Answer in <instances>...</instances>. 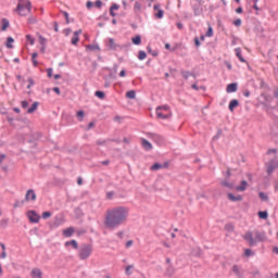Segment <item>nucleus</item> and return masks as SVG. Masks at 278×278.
Returning <instances> with one entry per match:
<instances>
[{
	"mask_svg": "<svg viewBox=\"0 0 278 278\" xmlns=\"http://www.w3.org/2000/svg\"><path fill=\"white\" fill-rule=\"evenodd\" d=\"M129 216V208L125 206H117L106 212L104 225L108 229H116L121 227Z\"/></svg>",
	"mask_w": 278,
	"mask_h": 278,
	"instance_id": "f257e3e1",
	"label": "nucleus"
},
{
	"mask_svg": "<svg viewBox=\"0 0 278 278\" xmlns=\"http://www.w3.org/2000/svg\"><path fill=\"white\" fill-rule=\"evenodd\" d=\"M243 240L249 244V247H257L260 242H266L268 237L266 236V231L264 230H254V231H247L242 236Z\"/></svg>",
	"mask_w": 278,
	"mask_h": 278,
	"instance_id": "f03ea898",
	"label": "nucleus"
},
{
	"mask_svg": "<svg viewBox=\"0 0 278 278\" xmlns=\"http://www.w3.org/2000/svg\"><path fill=\"white\" fill-rule=\"evenodd\" d=\"M156 116L157 118H161V121H166L170 118V116H173V113L170 112V106L168 104L157 106Z\"/></svg>",
	"mask_w": 278,
	"mask_h": 278,
	"instance_id": "7ed1b4c3",
	"label": "nucleus"
},
{
	"mask_svg": "<svg viewBox=\"0 0 278 278\" xmlns=\"http://www.w3.org/2000/svg\"><path fill=\"white\" fill-rule=\"evenodd\" d=\"M15 12L20 16H28V14H31V1L26 0V3H17Z\"/></svg>",
	"mask_w": 278,
	"mask_h": 278,
	"instance_id": "20e7f679",
	"label": "nucleus"
},
{
	"mask_svg": "<svg viewBox=\"0 0 278 278\" xmlns=\"http://www.w3.org/2000/svg\"><path fill=\"white\" fill-rule=\"evenodd\" d=\"M90 255H92V244H83L78 251L79 260H88Z\"/></svg>",
	"mask_w": 278,
	"mask_h": 278,
	"instance_id": "39448f33",
	"label": "nucleus"
},
{
	"mask_svg": "<svg viewBox=\"0 0 278 278\" xmlns=\"http://www.w3.org/2000/svg\"><path fill=\"white\" fill-rule=\"evenodd\" d=\"M276 168H278V161L277 159H273L266 163L267 175L275 173Z\"/></svg>",
	"mask_w": 278,
	"mask_h": 278,
	"instance_id": "423d86ee",
	"label": "nucleus"
},
{
	"mask_svg": "<svg viewBox=\"0 0 278 278\" xmlns=\"http://www.w3.org/2000/svg\"><path fill=\"white\" fill-rule=\"evenodd\" d=\"M27 216L31 223H40V215L36 211H28Z\"/></svg>",
	"mask_w": 278,
	"mask_h": 278,
	"instance_id": "0eeeda50",
	"label": "nucleus"
},
{
	"mask_svg": "<svg viewBox=\"0 0 278 278\" xmlns=\"http://www.w3.org/2000/svg\"><path fill=\"white\" fill-rule=\"evenodd\" d=\"M150 138L151 140H153V142H155L159 146L164 144V137H162V135L150 134Z\"/></svg>",
	"mask_w": 278,
	"mask_h": 278,
	"instance_id": "6e6552de",
	"label": "nucleus"
},
{
	"mask_svg": "<svg viewBox=\"0 0 278 278\" xmlns=\"http://www.w3.org/2000/svg\"><path fill=\"white\" fill-rule=\"evenodd\" d=\"M25 201H36V191H34V189L27 190L25 194Z\"/></svg>",
	"mask_w": 278,
	"mask_h": 278,
	"instance_id": "1a4fd4ad",
	"label": "nucleus"
},
{
	"mask_svg": "<svg viewBox=\"0 0 278 278\" xmlns=\"http://www.w3.org/2000/svg\"><path fill=\"white\" fill-rule=\"evenodd\" d=\"M153 10L156 11L154 13L155 18H164V10L161 9L160 4H154Z\"/></svg>",
	"mask_w": 278,
	"mask_h": 278,
	"instance_id": "9d476101",
	"label": "nucleus"
},
{
	"mask_svg": "<svg viewBox=\"0 0 278 278\" xmlns=\"http://www.w3.org/2000/svg\"><path fill=\"white\" fill-rule=\"evenodd\" d=\"M106 47H109V49L111 51H116V49H118L121 46L118 43H116V41L114 40V38H110L109 42L106 43Z\"/></svg>",
	"mask_w": 278,
	"mask_h": 278,
	"instance_id": "9b49d317",
	"label": "nucleus"
},
{
	"mask_svg": "<svg viewBox=\"0 0 278 278\" xmlns=\"http://www.w3.org/2000/svg\"><path fill=\"white\" fill-rule=\"evenodd\" d=\"M30 277L31 278H42V270L38 267H35L30 271Z\"/></svg>",
	"mask_w": 278,
	"mask_h": 278,
	"instance_id": "f8f14e48",
	"label": "nucleus"
},
{
	"mask_svg": "<svg viewBox=\"0 0 278 278\" xmlns=\"http://www.w3.org/2000/svg\"><path fill=\"white\" fill-rule=\"evenodd\" d=\"M247 188H249V182L247 180H242L239 186L235 187L237 192H244Z\"/></svg>",
	"mask_w": 278,
	"mask_h": 278,
	"instance_id": "ddd939ff",
	"label": "nucleus"
},
{
	"mask_svg": "<svg viewBox=\"0 0 278 278\" xmlns=\"http://www.w3.org/2000/svg\"><path fill=\"white\" fill-rule=\"evenodd\" d=\"M162 168H168V163H163V164H160V163H154L152 166H151V170H162Z\"/></svg>",
	"mask_w": 278,
	"mask_h": 278,
	"instance_id": "4468645a",
	"label": "nucleus"
},
{
	"mask_svg": "<svg viewBox=\"0 0 278 278\" xmlns=\"http://www.w3.org/2000/svg\"><path fill=\"white\" fill-rule=\"evenodd\" d=\"M141 146L144 151H151L153 149V144H151V142H149L147 139H141Z\"/></svg>",
	"mask_w": 278,
	"mask_h": 278,
	"instance_id": "2eb2a0df",
	"label": "nucleus"
},
{
	"mask_svg": "<svg viewBox=\"0 0 278 278\" xmlns=\"http://www.w3.org/2000/svg\"><path fill=\"white\" fill-rule=\"evenodd\" d=\"M226 92L228 93L238 92V83L229 84L226 88Z\"/></svg>",
	"mask_w": 278,
	"mask_h": 278,
	"instance_id": "dca6fc26",
	"label": "nucleus"
},
{
	"mask_svg": "<svg viewBox=\"0 0 278 278\" xmlns=\"http://www.w3.org/2000/svg\"><path fill=\"white\" fill-rule=\"evenodd\" d=\"M74 233H75V228L73 227H68L63 230L64 238H72Z\"/></svg>",
	"mask_w": 278,
	"mask_h": 278,
	"instance_id": "f3484780",
	"label": "nucleus"
},
{
	"mask_svg": "<svg viewBox=\"0 0 278 278\" xmlns=\"http://www.w3.org/2000/svg\"><path fill=\"white\" fill-rule=\"evenodd\" d=\"M232 273L236 274L238 278L244 277V274L242 273V270H240V266L238 265L232 266Z\"/></svg>",
	"mask_w": 278,
	"mask_h": 278,
	"instance_id": "a211bd4d",
	"label": "nucleus"
},
{
	"mask_svg": "<svg viewBox=\"0 0 278 278\" xmlns=\"http://www.w3.org/2000/svg\"><path fill=\"white\" fill-rule=\"evenodd\" d=\"M235 53L240 62L247 63V60L242 58V48H236Z\"/></svg>",
	"mask_w": 278,
	"mask_h": 278,
	"instance_id": "6ab92c4d",
	"label": "nucleus"
},
{
	"mask_svg": "<svg viewBox=\"0 0 278 278\" xmlns=\"http://www.w3.org/2000/svg\"><path fill=\"white\" fill-rule=\"evenodd\" d=\"M238 105H240V102L236 99L231 100L229 105H228V110L230 112H233L236 110V108H238Z\"/></svg>",
	"mask_w": 278,
	"mask_h": 278,
	"instance_id": "aec40b11",
	"label": "nucleus"
},
{
	"mask_svg": "<svg viewBox=\"0 0 278 278\" xmlns=\"http://www.w3.org/2000/svg\"><path fill=\"white\" fill-rule=\"evenodd\" d=\"M79 34H81V30H76L74 31V35L72 37V45H77V42H79Z\"/></svg>",
	"mask_w": 278,
	"mask_h": 278,
	"instance_id": "412c9836",
	"label": "nucleus"
},
{
	"mask_svg": "<svg viewBox=\"0 0 278 278\" xmlns=\"http://www.w3.org/2000/svg\"><path fill=\"white\" fill-rule=\"evenodd\" d=\"M227 197L229 201H232L235 203L238 201H242V195H235L233 193H228Z\"/></svg>",
	"mask_w": 278,
	"mask_h": 278,
	"instance_id": "4be33fe9",
	"label": "nucleus"
},
{
	"mask_svg": "<svg viewBox=\"0 0 278 278\" xmlns=\"http://www.w3.org/2000/svg\"><path fill=\"white\" fill-rule=\"evenodd\" d=\"M166 277H173L175 275V267L173 265H168L165 270Z\"/></svg>",
	"mask_w": 278,
	"mask_h": 278,
	"instance_id": "5701e85b",
	"label": "nucleus"
},
{
	"mask_svg": "<svg viewBox=\"0 0 278 278\" xmlns=\"http://www.w3.org/2000/svg\"><path fill=\"white\" fill-rule=\"evenodd\" d=\"M180 74L182 75L184 79H189V77H193L194 79H197V75L191 72L181 71Z\"/></svg>",
	"mask_w": 278,
	"mask_h": 278,
	"instance_id": "b1692460",
	"label": "nucleus"
},
{
	"mask_svg": "<svg viewBox=\"0 0 278 278\" xmlns=\"http://www.w3.org/2000/svg\"><path fill=\"white\" fill-rule=\"evenodd\" d=\"M65 247H73V249H79V244L77 243V240H71L65 242Z\"/></svg>",
	"mask_w": 278,
	"mask_h": 278,
	"instance_id": "393cba45",
	"label": "nucleus"
},
{
	"mask_svg": "<svg viewBox=\"0 0 278 278\" xmlns=\"http://www.w3.org/2000/svg\"><path fill=\"white\" fill-rule=\"evenodd\" d=\"M38 105H40L39 102H34L33 105H31V108H29V109L27 110V114H34V112H35L36 110H38Z\"/></svg>",
	"mask_w": 278,
	"mask_h": 278,
	"instance_id": "a878e982",
	"label": "nucleus"
},
{
	"mask_svg": "<svg viewBox=\"0 0 278 278\" xmlns=\"http://www.w3.org/2000/svg\"><path fill=\"white\" fill-rule=\"evenodd\" d=\"M132 45H142V37H140V35H137L135 37H132Z\"/></svg>",
	"mask_w": 278,
	"mask_h": 278,
	"instance_id": "bb28decb",
	"label": "nucleus"
},
{
	"mask_svg": "<svg viewBox=\"0 0 278 278\" xmlns=\"http://www.w3.org/2000/svg\"><path fill=\"white\" fill-rule=\"evenodd\" d=\"M222 186H224V188H228L229 190H233L235 188L233 184L229 182L228 180L222 181Z\"/></svg>",
	"mask_w": 278,
	"mask_h": 278,
	"instance_id": "cd10ccee",
	"label": "nucleus"
},
{
	"mask_svg": "<svg viewBox=\"0 0 278 278\" xmlns=\"http://www.w3.org/2000/svg\"><path fill=\"white\" fill-rule=\"evenodd\" d=\"M258 218L262 220H266L268 218V212L267 211H260L258 212Z\"/></svg>",
	"mask_w": 278,
	"mask_h": 278,
	"instance_id": "c85d7f7f",
	"label": "nucleus"
},
{
	"mask_svg": "<svg viewBox=\"0 0 278 278\" xmlns=\"http://www.w3.org/2000/svg\"><path fill=\"white\" fill-rule=\"evenodd\" d=\"M8 27H10V21H8V18H3L1 31H5V29H8Z\"/></svg>",
	"mask_w": 278,
	"mask_h": 278,
	"instance_id": "c756f323",
	"label": "nucleus"
},
{
	"mask_svg": "<svg viewBox=\"0 0 278 278\" xmlns=\"http://www.w3.org/2000/svg\"><path fill=\"white\" fill-rule=\"evenodd\" d=\"M147 51H148V53H149L150 55H152L153 58H157V50H153V49L151 48V46H148V47H147Z\"/></svg>",
	"mask_w": 278,
	"mask_h": 278,
	"instance_id": "7c9ffc66",
	"label": "nucleus"
},
{
	"mask_svg": "<svg viewBox=\"0 0 278 278\" xmlns=\"http://www.w3.org/2000/svg\"><path fill=\"white\" fill-rule=\"evenodd\" d=\"M86 116V113L84 111H78L76 113V117L79 121V123H81V121H84V117Z\"/></svg>",
	"mask_w": 278,
	"mask_h": 278,
	"instance_id": "2f4dec72",
	"label": "nucleus"
},
{
	"mask_svg": "<svg viewBox=\"0 0 278 278\" xmlns=\"http://www.w3.org/2000/svg\"><path fill=\"white\" fill-rule=\"evenodd\" d=\"M14 42V38L8 37L7 39V49H14V46L12 45Z\"/></svg>",
	"mask_w": 278,
	"mask_h": 278,
	"instance_id": "473e14b6",
	"label": "nucleus"
},
{
	"mask_svg": "<svg viewBox=\"0 0 278 278\" xmlns=\"http://www.w3.org/2000/svg\"><path fill=\"white\" fill-rule=\"evenodd\" d=\"M27 21L28 25H36V23H38V18H36L34 15H30Z\"/></svg>",
	"mask_w": 278,
	"mask_h": 278,
	"instance_id": "72a5a7b5",
	"label": "nucleus"
},
{
	"mask_svg": "<svg viewBox=\"0 0 278 278\" xmlns=\"http://www.w3.org/2000/svg\"><path fill=\"white\" fill-rule=\"evenodd\" d=\"M37 58H38V52H34L31 54L33 66H38V61L36 60Z\"/></svg>",
	"mask_w": 278,
	"mask_h": 278,
	"instance_id": "f704fd0d",
	"label": "nucleus"
},
{
	"mask_svg": "<svg viewBox=\"0 0 278 278\" xmlns=\"http://www.w3.org/2000/svg\"><path fill=\"white\" fill-rule=\"evenodd\" d=\"M127 99H136V90H129L126 93Z\"/></svg>",
	"mask_w": 278,
	"mask_h": 278,
	"instance_id": "c9c22d12",
	"label": "nucleus"
},
{
	"mask_svg": "<svg viewBox=\"0 0 278 278\" xmlns=\"http://www.w3.org/2000/svg\"><path fill=\"white\" fill-rule=\"evenodd\" d=\"M96 97H98V99H105V92L98 90L94 92Z\"/></svg>",
	"mask_w": 278,
	"mask_h": 278,
	"instance_id": "e433bc0d",
	"label": "nucleus"
},
{
	"mask_svg": "<svg viewBox=\"0 0 278 278\" xmlns=\"http://www.w3.org/2000/svg\"><path fill=\"white\" fill-rule=\"evenodd\" d=\"M39 43L42 47H47V38H45L42 35H39Z\"/></svg>",
	"mask_w": 278,
	"mask_h": 278,
	"instance_id": "4c0bfd02",
	"label": "nucleus"
},
{
	"mask_svg": "<svg viewBox=\"0 0 278 278\" xmlns=\"http://www.w3.org/2000/svg\"><path fill=\"white\" fill-rule=\"evenodd\" d=\"M138 59L139 60H147V52H144L143 50H140L139 54H138Z\"/></svg>",
	"mask_w": 278,
	"mask_h": 278,
	"instance_id": "58836bf2",
	"label": "nucleus"
},
{
	"mask_svg": "<svg viewBox=\"0 0 278 278\" xmlns=\"http://www.w3.org/2000/svg\"><path fill=\"white\" fill-rule=\"evenodd\" d=\"M244 255L245 257H251V255H255V252H253L251 249H245Z\"/></svg>",
	"mask_w": 278,
	"mask_h": 278,
	"instance_id": "ea45409f",
	"label": "nucleus"
},
{
	"mask_svg": "<svg viewBox=\"0 0 278 278\" xmlns=\"http://www.w3.org/2000/svg\"><path fill=\"white\" fill-rule=\"evenodd\" d=\"M225 229L231 232V231H233L235 226H233V224L229 223V224L225 225Z\"/></svg>",
	"mask_w": 278,
	"mask_h": 278,
	"instance_id": "a19ab883",
	"label": "nucleus"
},
{
	"mask_svg": "<svg viewBox=\"0 0 278 278\" xmlns=\"http://www.w3.org/2000/svg\"><path fill=\"white\" fill-rule=\"evenodd\" d=\"M26 40H27V42H29V45H34L36 42L34 37H31V35H26Z\"/></svg>",
	"mask_w": 278,
	"mask_h": 278,
	"instance_id": "79ce46f5",
	"label": "nucleus"
},
{
	"mask_svg": "<svg viewBox=\"0 0 278 278\" xmlns=\"http://www.w3.org/2000/svg\"><path fill=\"white\" fill-rule=\"evenodd\" d=\"M134 9H135V12H140V10H142V4L140 2H137L135 3Z\"/></svg>",
	"mask_w": 278,
	"mask_h": 278,
	"instance_id": "37998d69",
	"label": "nucleus"
},
{
	"mask_svg": "<svg viewBox=\"0 0 278 278\" xmlns=\"http://www.w3.org/2000/svg\"><path fill=\"white\" fill-rule=\"evenodd\" d=\"M258 197L262 201H268V197L262 191L258 193Z\"/></svg>",
	"mask_w": 278,
	"mask_h": 278,
	"instance_id": "c03bdc74",
	"label": "nucleus"
},
{
	"mask_svg": "<svg viewBox=\"0 0 278 278\" xmlns=\"http://www.w3.org/2000/svg\"><path fill=\"white\" fill-rule=\"evenodd\" d=\"M27 81H28V86H27V89L29 90V88H31V86H35V81H34V78H31V77H29L28 79H27Z\"/></svg>",
	"mask_w": 278,
	"mask_h": 278,
	"instance_id": "a18cd8bd",
	"label": "nucleus"
},
{
	"mask_svg": "<svg viewBox=\"0 0 278 278\" xmlns=\"http://www.w3.org/2000/svg\"><path fill=\"white\" fill-rule=\"evenodd\" d=\"M88 51H97V49H99V46H94V45H89L87 46Z\"/></svg>",
	"mask_w": 278,
	"mask_h": 278,
	"instance_id": "49530a36",
	"label": "nucleus"
},
{
	"mask_svg": "<svg viewBox=\"0 0 278 278\" xmlns=\"http://www.w3.org/2000/svg\"><path fill=\"white\" fill-rule=\"evenodd\" d=\"M21 106L23 108V110H27V108H29V102L24 100V101L21 102Z\"/></svg>",
	"mask_w": 278,
	"mask_h": 278,
	"instance_id": "de8ad7c7",
	"label": "nucleus"
},
{
	"mask_svg": "<svg viewBox=\"0 0 278 278\" xmlns=\"http://www.w3.org/2000/svg\"><path fill=\"white\" fill-rule=\"evenodd\" d=\"M62 14H63V16H64V18L66 21V24L68 25V23H71V20L68 18V12L62 11Z\"/></svg>",
	"mask_w": 278,
	"mask_h": 278,
	"instance_id": "09e8293b",
	"label": "nucleus"
},
{
	"mask_svg": "<svg viewBox=\"0 0 278 278\" xmlns=\"http://www.w3.org/2000/svg\"><path fill=\"white\" fill-rule=\"evenodd\" d=\"M233 25H235L236 27H240V26L242 25V20H241V18L235 20V21H233Z\"/></svg>",
	"mask_w": 278,
	"mask_h": 278,
	"instance_id": "8fccbe9b",
	"label": "nucleus"
},
{
	"mask_svg": "<svg viewBox=\"0 0 278 278\" xmlns=\"http://www.w3.org/2000/svg\"><path fill=\"white\" fill-rule=\"evenodd\" d=\"M206 36L208 38H212V36H214V29H212V27H208L207 31H206Z\"/></svg>",
	"mask_w": 278,
	"mask_h": 278,
	"instance_id": "3c124183",
	"label": "nucleus"
},
{
	"mask_svg": "<svg viewBox=\"0 0 278 278\" xmlns=\"http://www.w3.org/2000/svg\"><path fill=\"white\" fill-rule=\"evenodd\" d=\"M131 268H134V265H128L125 269L126 275H131Z\"/></svg>",
	"mask_w": 278,
	"mask_h": 278,
	"instance_id": "603ef678",
	"label": "nucleus"
},
{
	"mask_svg": "<svg viewBox=\"0 0 278 278\" xmlns=\"http://www.w3.org/2000/svg\"><path fill=\"white\" fill-rule=\"evenodd\" d=\"M94 5H96V8L101 9V8H103V1L97 0L96 3H94Z\"/></svg>",
	"mask_w": 278,
	"mask_h": 278,
	"instance_id": "864d4df0",
	"label": "nucleus"
},
{
	"mask_svg": "<svg viewBox=\"0 0 278 278\" xmlns=\"http://www.w3.org/2000/svg\"><path fill=\"white\" fill-rule=\"evenodd\" d=\"M42 218H45V219L51 218V212H43L42 213Z\"/></svg>",
	"mask_w": 278,
	"mask_h": 278,
	"instance_id": "5fc2aeb1",
	"label": "nucleus"
},
{
	"mask_svg": "<svg viewBox=\"0 0 278 278\" xmlns=\"http://www.w3.org/2000/svg\"><path fill=\"white\" fill-rule=\"evenodd\" d=\"M94 5V3L92 1H87L86 3V8L87 10H91V8Z\"/></svg>",
	"mask_w": 278,
	"mask_h": 278,
	"instance_id": "6e6d98bb",
	"label": "nucleus"
},
{
	"mask_svg": "<svg viewBox=\"0 0 278 278\" xmlns=\"http://www.w3.org/2000/svg\"><path fill=\"white\" fill-rule=\"evenodd\" d=\"M111 10H119L121 9V5L116 4V3H113L111 7H110Z\"/></svg>",
	"mask_w": 278,
	"mask_h": 278,
	"instance_id": "4d7b16f0",
	"label": "nucleus"
},
{
	"mask_svg": "<svg viewBox=\"0 0 278 278\" xmlns=\"http://www.w3.org/2000/svg\"><path fill=\"white\" fill-rule=\"evenodd\" d=\"M25 203V201H16L14 204H13V207H21V205H23Z\"/></svg>",
	"mask_w": 278,
	"mask_h": 278,
	"instance_id": "13d9d810",
	"label": "nucleus"
},
{
	"mask_svg": "<svg viewBox=\"0 0 278 278\" xmlns=\"http://www.w3.org/2000/svg\"><path fill=\"white\" fill-rule=\"evenodd\" d=\"M106 199H114V191H110L106 193Z\"/></svg>",
	"mask_w": 278,
	"mask_h": 278,
	"instance_id": "bf43d9fd",
	"label": "nucleus"
},
{
	"mask_svg": "<svg viewBox=\"0 0 278 278\" xmlns=\"http://www.w3.org/2000/svg\"><path fill=\"white\" fill-rule=\"evenodd\" d=\"M47 73H48V77H53V68L49 67L47 70Z\"/></svg>",
	"mask_w": 278,
	"mask_h": 278,
	"instance_id": "052dcab7",
	"label": "nucleus"
},
{
	"mask_svg": "<svg viewBox=\"0 0 278 278\" xmlns=\"http://www.w3.org/2000/svg\"><path fill=\"white\" fill-rule=\"evenodd\" d=\"M194 45L195 47H201V41L199 40V37L194 38Z\"/></svg>",
	"mask_w": 278,
	"mask_h": 278,
	"instance_id": "680f3d73",
	"label": "nucleus"
},
{
	"mask_svg": "<svg viewBox=\"0 0 278 278\" xmlns=\"http://www.w3.org/2000/svg\"><path fill=\"white\" fill-rule=\"evenodd\" d=\"M92 127H94V123L90 122L87 126V130L90 131V129H92Z\"/></svg>",
	"mask_w": 278,
	"mask_h": 278,
	"instance_id": "e2e57ef3",
	"label": "nucleus"
},
{
	"mask_svg": "<svg viewBox=\"0 0 278 278\" xmlns=\"http://www.w3.org/2000/svg\"><path fill=\"white\" fill-rule=\"evenodd\" d=\"M53 25H54V31H56V33L60 31V27L58 25V22H54Z\"/></svg>",
	"mask_w": 278,
	"mask_h": 278,
	"instance_id": "0e129e2a",
	"label": "nucleus"
},
{
	"mask_svg": "<svg viewBox=\"0 0 278 278\" xmlns=\"http://www.w3.org/2000/svg\"><path fill=\"white\" fill-rule=\"evenodd\" d=\"M52 90H53V92H55L56 94H61L60 87H54Z\"/></svg>",
	"mask_w": 278,
	"mask_h": 278,
	"instance_id": "69168bd1",
	"label": "nucleus"
},
{
	"mask_svg": "<svg viewBox=\"0 0 278 278\" xmlns=\"http://www.w3.org/2000/svg\"><path fill=\"white\" fill-rule=\"evenodd\" d=\"M176 26H177L179 29H184V24H182L181 22H178V23L176 24Z\"/></svg>",
	"mask_w": 278,
	"mask_h": 278,
	"instance_id": "338daca9",
	"label": "nucleus"
},
{
	"mask_svg": "<svg viewBox=\"0 0 278 278\" xmlns=\"http://www.w3.org/2000/svg\"><path fill=\"white\" fill-rule=\"evenodd\" d=\"M125 75H127V73L125 72V70H122V71L119 72V77H125Z\"/></svg>",
	"mask_w": 278,
	"mask_h": 278,
	"instance_id": "774afa93",
	"label": "nucleus"
}]
</instances>
